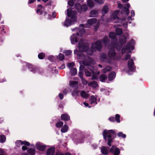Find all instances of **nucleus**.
<instances>
[{
  "mask_svg": "<svg viewBox=\"0 0 155 155\" xmlns=\"http://www.w3.org/2000/svg\"><path fill=\"white\" fill-rule=\"evenodd\" d=\"M22 141L21 140H17L16 142V143L17 146H18V145H22V144H21V143L22 142Z\"/></svg>",
  "mask_w": 155,
  "mask_h": 155,
  "instance_id": "680f3d73",
  "label": "nucleus"
},
{
  "mask_svg": "<svg viewBox=\"0 0 155 155\" xmlns=\"http://www.w3.org/2000/svg\"><path fill=\"white\" fill-rule=\"evenodd\" d=\"M75 65L74 62L68 63L67 64L68 67L69 68H72Z\"/></svg>",
  "mask_w": 155,
  "mask_h": 155,
  "instance_id": "8fccbe9b",
  "label": "nucleus"
},
{
  "mask_svg": "<svg viewBox=\"0 0 155 155\" xmlns=\"http://www.w3.org/2000/svg\"><path fill=\"white\" fill-rule=\"evenodd\" d=\"M26 65L28 67V69H30L31 68H33V69H34L35 68V66L29 63H27Z\"/></svg>",
  "mask_w": 155,
  "mask_h": 155,
  "instance_id": "49530a36",
  "label": "nucleus"
},
{
  "mask_svg": "<svg viewBox=\"0 0 155 155\" xmlns=\"http://www.w3.org/2000/svg\"><path fill=\"white\" fill-rule=\"evenodd\" d=\"M88 85L89 86L92 87L93 88H95L98 86L97 82L95 81L89 82L88 83Z\"/></svg>",
  "mask_w": 155,
  "mask_h": 155,
  "instance_id": "f3484780",
  "label": "nucleus"
},
{
  "mask_svg": "<svg viewBox=\"0 0 155 155\" xmlns=\"http://www.w3.org/2000/svg\"><path fill=\"white\" fill-rule=\"evenodd\" d=\"M100 41L101 43H104L106 46H107L110 42V39L107 36L104 37Z\"/></svg>",
  "mask_w": 155,
  "mask_h": 155,
  "instance_id": "f8f14e48",
  "label": "nucleus"
},
{
  "mask_svg": "<svg viewBox=\"0 0 155 155\" xmlns=\"http://www.w3.org/2000/svg\"><path fill=\"white\" fill-rule=\"evenodd\" d=\"M79 91L77 90H74L72 92V95L73 96H74L75 97H77L78 95V94L79 93Z\"/></svg>",
  "mask_w": 155,
  "mask_h": 155,
  "instance_id": "a18cd8bd",
  "label": "nucleus"
},
{
  "mask_svg": "<svg viewBox=\"0 0 155 155\" xmlns=\"http://www.w3.org/2000/svg\"><path fill=\"white\" fill-rule=\"evenodd\" d=\"M36 69L35 70V72L40 74L43 72V70L41 68L39 67H36Z\"/></svg>",
  "mask_w": 155,
  "mask_h": 155,
  "instance_id": "c9c22d12",
  "label": "nucleus"
},
{
  "mask_svg": "<svg viewBox=\"0 0 155 155\" xmlns=\"http://www.w3.org/2000/svg\"><path fill=\"white\" fill-rule=\"evenodd\" d=\"M21 144H22V145H24L27 146H29L30 145V143L29 142L26 141H22Z\"/></svg>",
  "mask_w": 155,
  "mask_h": 155,
  "instance_id": "864d4df0",
  "label": "nucleus"
},
{
  "mask_svg": "<svg viewBox=\"0 0 155 155\" xmlns=\"http://www.w3.org/2000/svg\"><path fill=\"white\" fill-rule=\"evenodd\" d=\"M64 53L65 54L66 56H68L70 55L71 53L72 52L71 51L69 50H66L65 51H64Z\"/></svg>",
  "mask_w": 155,
  "mask_h": 155,
  "instance_id": "603ef678",
  "label": "nucleus"
},
{
  "mask_svg": "<svg viewBox=\"0 0 155 155\" xmlns=\"http://www.w3.org/2000/svg\"><path fill=\"white\" fill-rule=\"evenodd\" d=\"M129 50L128 49H127L126 47L125 48L123 47L122 49V52L123 54L125 53L126 51Z\"/></svg>",
  "mask_w": 155,
  "mask_h": 155,
  "instance_id": "0e129e2a",
  "label": "nucleus"
},
{
  "mask_svg": "<svg viewBox=\"0 0 155 155\" xmlns=\"http://www.w3.org/2000/svg\"><path fill=\"white\" fill-rule=\"evenodd\" d=\"M109 152L114 155H119L120 153V150L116 146L113 145L110 148Z\"/></svg>",
  "mask_w": 155,
  "mask_h": 155,
  "instance_id": "20e7f679",
  "label": "nucleus"
},
{
  "mask_svg": "<svg viewBox=\"0 0 155 155\" xmlns=\"http://www.w3.org/2000/svg\"><path fill=\"white\" fill-rule=\"evenodd\" d=\"M120 12L119 10H116L114 12L112 16V18L114 19H119L117 15Z\"/></svg>",
  "mask_w": 155,
  "mask_h": 155,
  "instance_id": "5701e85b",
  "label": "nucleus"
},
{
  "mask_svg": "<svg viewBox=\"0 0 155 155\" xmlns=\"http://www.w3.org/2000/svg\"><path fill=\"white\" fill-rule=\"evenodd\" d=\"M101 57L102 59H105L107 58V56L106 54H103L101 55Z\"/></svg>",
  "mask_w": 155,
  "mask_h": 155,
  "instance_id": "bf43d9fd",
  "label": "nucleus"
},
{
  "mask_svg": "<svg viewBox=\"0 0 155 155\" xmlns=\"http://www.w3.org/2000/svg\"><path fill=\"white\" fill-rule=\"evenodd\" d=\"M109 58H114L115 57L116 53L114 48H110L108 53Z\"/></svg>",
  "mask_w": 155,
  "mask_h": 155,
  "instance_id": "9d476101",
  "label": "nucleus"
},
{
  "mask_svg": "<svg viewBox=\"0 0 155 155\" xmlns=\"http://www.w3.org/2000/svg\"><path fill=\"white\" fill-rule=\"evenodd\" d=\"M81 95L82 97L85 99L87 98L88 97V94H87L84 91H81Z\"/></svg>",
  "mask_w": 155,
  "mask_h": 155,
  "instance_id": "c85d7f7f",
  "label": "nucleus"
},
{
  "mask_svg": "<svg viewBox=\"0 0 155 155\" xmlns=\"http://www.w3.org/2000/svg\"><path fill=\"white\" fill-rule=\"evenodd\" d=\"M79 31L80 33L81 34H84L85 32V30L84 28H82L79 30Z\"/></svg>",
  "mask_w": 155,
  "mask_h": 155,
  "instance_id": "e2e57ef3",
  "label": "nucleus"
},
{
  "mask_svg": "<svg viewBox=\"0 0 155 155\" xmlns=\"http://www.w3.org/2000/svg\"><path fill=\"white\" fill-rule=\"evenodd\" d=\"M45 54L43 52L40 53L38 55V58L40 59H44L45 58Z\"/></svg>",
  "mask_w": 155,
  "mask_h": 155,
  "instance_id": "7c9ffc66",
  "label": "nucleus"
},
{
  "mask_svg": "<svg viewBox=\"0 0 155 155\" xmlns=\"http://www.w3.org/2000/svg\"><path fill=\"white\" fill-rule=\"evenodd\" d=\"M78 82L77 81H69L70 86L72 88H78Z\"/></svg>",
  "mask_w": 155,
  "mask_h": 155,
  "instance_id": "2eb2a0df",
  "label": "nucleus"
},
{
  "mask_svg": "<svg viewBox=\"0 0 155 155\" xmlns=\"http://www.w3.org/2000/svg\"><path fill=\"white\" fill-rule=\"evenodd\" d=\"M123 45H122L121 44L118 43L117 45V47H116L117 50L118 51H120L123 46Z\"/></svg>",
  "mask_w": 155,
  "mask_h": 155,
  "instance_id": "09e8293b",
  "label": "nucleus"
},
{
  "mask_svg": "<svg viewBox=\"0 0 155 155\" xmlns=\"http://www.w3.org/2000/svg\"><path fill=\"white\" fill-rule=\"evenodd\" d=\"M117 136L119 137H122L123 138H125L126 137V134H123L122 132H119L117 134Z\"/></svg>",
  "mask_w": 155,
  "mask_h": 155,
  "instance_id": "79ce46f5",
  "label": "nucleus"
},
{
  "mask_svg": "<svg viewBox=\"0 0 155 155\" xmlns=\"http://www.w3.org/2000/svg\"><path fill=\"white\" fill-rule=\"evenodd\" d=\"M98 13V10H92L91 11L90 14L91 17H95Z\"/></svg>",
  "mask_w": 155,
  "mask_h": 155,
  "instance_id": "4be33fe9",
  "label": "nucleus"
},
{
  "mask_svg": "<svg viewBox=\"0 0 155 155\" xmlns=\"http://www.w3.org/2000/svg\"><path fill=\"white\" fill-rule=\"evenodd\" d=\"M102 134L104 139L106 142H107V145L109 147H111L113 142V140L116 137L115 131L113 130H104Z\"/></svg>",
  "mask_w": 155,
  "mask_h": 155,
  "instance_id": "f257e3e1",
  "label": "nucleus"
},
{
  "mask_svg": "<svg viewBox=\"0 0 155 155\" xmlns=\"http://www.w3.org/2000/svg\"><path fill=\"white\" fill-rule=\"evenodd\" d=\"M118 43L115 42L112 43L111 44L112 47L110 48H114V50H115L117 47V45Z\"/></svg>",
  "mask_w": 155,
  "mask_h": 155,
  "instance_id": "3c124183",
  "label": "nucleus"
},
{
  "mask_svg": "<svg viewBox=\"0 0 155 155\" xmlns=\"http://www.w3.org/2000/svg\"><path fill=\"white\" fill-rule=\"evenodd\" d=\"M108 120L110 121L111 122H114L115 121V118L114 117H110Z\"/></svg>",
  "mask_w": 155,
  "mask_h": 155,
  "instance_id": "052dcab7",
  "label": "nucleus"
},
{
  "mask_svg": "<svg viewBox=\"0 0 155 155\" xmlns=\"http://www.w3.org/2000/svg\"><path fill=\"white\" fill-rule=\"evenodd\" d=\"M116 34L114 32H110L109 34V37L110 38L114 39L116 38Z\"/></svg>",
  "mask_w": 155,
  "mask_h": 155,
  "instance_id": "f704fd0d",
  "label": "nucleus"
},
{
  "mask_svg": "<svg viewBox=\"0 0 155 155\" xmlns=\"http://www.w3.org/2000/svg\"><path fill=\"white\" fill-rule=\"evenodd\" d=\"M35 147L38 150L44 151L45 150L46 146L45 145H43L40 142H38L36 144Z\"/></svg>",
  "mask_w": 155,
  "mask_h": 155,
  "instance_id": "39448f33",
  "label": "nucleus"
},
{
  "mask_svg": "<svg viewBox=\"0 0 155 155\" xmlns=\"http://www.w3.org/2000/svg\"><path fill=\"white\" fill-rule=\"evenodd\" d=\"M86 52V53L87 54L89 55H92L94 52L93 50L91 49H89V48H88V49Z\"/></svg>",
  "mask_w": 155,
  "mask_h": 155,
  "instance_id": "ea45409f",
  "label": "nucleus"
},
{
  "mask_svg": "<svg viewBox=\"0 0 155 155\" xmlns=\"http://www.w3.org/2000/svg\"><path fill=\"white\" fill-rule=\"evenodd\" d=\"M87 5L89 7H92L94 6V3L92 0H87Z\"/></svg>",
  "mask_w": 155,
  "mask_h": 155,
  "instance_id": "72a5a7b5",
  "label": "nucleus"
},
{
  "mask_svg": "<svg viewBox=\"0 0 155 155\" xmlns=\"http://www.w3.org/2000/svg\"><path fill=\"white\" fill-rule=\"evenodd\" d=\"M58 96L59 97V98L61 100L64 97L62 93H60L59 94Z\"/></svg>",
  "mask_w": 155,
  "mask_h": 155,
  "instance_id": "338daca9",
  "label": "nucleus"
},
{
  "mask_svg": "<svg viewBox=\"0 0 155 155\" xmlns=\"http://www.w3.org/2000/svg\"><path fill=\"white\" fill-rule=\"evenodd\" d=\"M95 48L100 51L102 48V45L101 42L100 41H97L95 43Z\"/></svg>",
  "mask_w": 155,
  "mask_h": 155,
  "instance_id": "dca6fc26",
  "label": "nucleus"
},
{
  "mask_svg": "<svg viewBox=\"0 0 155 155\" xmlns=\"http://www.w3.org/2000/svg\"><path fill=\"white\" fill-rule=\"evenodd\" d=\"M116 74L115 72L113 71L110 73L108 76V79L109 81L113 80L115 77Z\"/></svg>",
  "mask_w": 155,
  "mask_h": 155,
  "instance_id": "a211bd4d",
  "label": "nucleus"
},
{
  "mask_svg": "<svg viewBox=\"0 0 155 155\" xmlns=\"http://www.w3.org/2000/svg\"><path fill=\"white\" fill-rule=\"evenodd\" d=\"M36 66H35V69H33V68H31L30 69V71H31V72H32L33 73H35V70L36 69Z\"/></svg>",
  "mask_w": 155,
  "mask_h": 155,
  "instance_id": "69168bd1",
  "label": "nucleus"
},
{
  "mask_svg": "<svg viewBox=\"0 0 155 155\" xmlns=\"http://www.w3.org/2000/svg\"><path fill=\"white\" fill-rule=\"evenodd\" d=\"M109 10V8L108 6L105 5L103 8L102 11L101 13L103 16H104L107 13Z\"/></svg>",
  "mask_w": 155,
  "mask_h": 155,
  "instance_id": "6ab92c4d",
  "label": "nucleus"
},
{
  "mask_svg": "<svg viewBox=\"0 0 155 155\" xmlns=\"http://www.w3.org/2000/svg\"><path fill=\"white\" fill-rule=\"evenodd\" d=\"M100 80L102 82H105L107 78V76L104 74H102L100 76Z\"/></svg>",
  "mask_w": 155,
  "mask_h": 155,
  "instance_id": "b1692460",
  "label": "nucleus"
},
{
  "mask_svg": "<svg viewBox=\"0 0 155 155\" xmlns=\"http://www.w3.org/2000/svg\"><path fill=\"white\" fill-rule=\"evenodd\" d=\"M27 153L30 155H35V150L32 148L28 149L27 150Z\"/></svg>",
  "mask_w": 155,
  "mask_h": 155,
  "instance_id": "bb28decb",
  "label": "nucleus"
},
{
  "mask_svg": "<svg viewBox=\"0 0 155 155\" xmlns=\"http://www.w3.org/2000/svg\"><path fill=\"white\" fill-rule=\"evenodd\" d=\"M82 52L81 51V50L79 51L77 50H74V54H76L78 56L81 57L83 56V54L82 53Z\"/></svg>",
  "mask_w": 155,
  "mask_h": 155,
  "instance_id": "a878e982",
  "label": "nucleus"
},
{
  "mask_svg": "<svg viewBox=\"0 0 155 155\" xmlns=\"http://www.w3.org/2000/svg\"><path fill=\"white\" fill-rule=\"evenodd\" d=\"M27 147L25 146H23L22 147V149L23 151L27 150Z\"/></svg>",
  "mask_w": 155,
  "mask_h": 155,
  "instance_id": "774afa93",
  "label": "nucleus"
},
{
  "mask_svg": "<svg viewBox=\"0 0 155 155\" xmlns=\"http://www.w3.org/2000/svg\"><path fill=\"white\" fill-rule=\"evenodd\" d=\"M109 149L110 148L108 147L103 146L101 147V152L103 155H107L110 152Z\"/></svg>",
  "mask_w": 155,
  "mask_h": 155,
  "instance_id": "423d86ee",
  "label": "nucleus"
},
{
  "mask_svg": "<svg viewBox=\"0 0 155 155\" xmlns=\"http://www.w3.org/2000/svg\"><path fill=\"white\" fill-rule=\"evenodd\" d=\"M57 58L61 61H62L64 59V55L61 53H59L57 57Z\"/></svg>",
  "mask_w": 155,
  "mask_h": 155,
  "instance_id": "4c0bfd02",
  "label": "nucleus"
},
{
  "mask_svg": "<svg viewBox=\"0 0 155 155\" xmlns=\"http://www.w3.org/2000/svg\"><path fill=\"white\" fill-rule=\"evenodd\" d=\"M92 59L90 57H88L87 58H86L85 61H83V64L86 65H90L91 63Z\"/></svg>",
  "mask_w": 155,
  "mask_h": 155,
  "instance_id": "412c9836",
  "label": "nucleus"
},
{
  "mask_svg": "<svg viewBox=\"0 0 155 155\" xmlns=\"http://www.w3.org/2000/svg\"><path fill=\"white\" fill-rule=\"evenodd\" d=\"M70 72L72 76H74L77 74V70L75 68H73L70 69Z\"/></svg>",
  "mask_w": 155,
  "mask_h": 155,
  "instance_id": "cd10ccee",
  "label": "nucleus"
},
{
  "mask_svg": "<svg viewBox=\"0 0 155 155\" xmlns=\"http://www.w3.org/2000/svg\"><path fill=\"white\" fill-rule=\"evenodd\" d=\"M126 47L127 48V49H128L129 50H133L134 48L133 45L132 44L131 42H129L127 43Z\"/></svg>",
  "mask_w": 155,
  "mask_h": 155,
  "instance_id": "393cba45",
  "label": "nucleus"
},
{
  "mask_svg": "<svg viewBox=\"0 0 155 155\" xmlns=\"http://www.w3.org/2000/svg\"><path fill=\"white\" fill-rule=\"evenodd\" d=\"M71 43L72 44H74L75 42H78V39L76 37L75 34H73L71 37L70 38Z\"/></svg>",
  "mask_w": 155,
  "mask_h": 155,
  "instance_id": "4468645a",
  "label": "nucleus"
},
{
  "mask_svg": "<svg viewBox=\"0 0 155 155\" xmlns=\"http://www.w3.org/2000/svg\"><path fill=\"white\" fill-rule=\"evenodd\" d=\"M120 116L119 114H117L115 115V118H114L115 119V121L118 123H119L120 122Z\"/></svg>",
  "mask_w": 155,
  "mask_h": 155,
  "instance_id": "58836bf2",
  "label": "nucleus"
},
{
  "mask_svg": "<svg viewBox=\"0 0 155 155\" xmlns=\"http://www.w3.org/2000/svg\"><path fill=\"white\" fill-rule=\"evenodd\" d=\"M81 67H80L79 68V72L78 73V75L79 76L80 78L81 79L83 78V71H81Z\"/></svg>",
  "mask_w": 155,
  "mask_h": 155,
  "instance_id": "c03bdc74",
  "label": "nucleus"
},
{
  "mask_svg": "<svg viewBox=\"0 0 155 155\" xmlns=\"http://www.w3.org/2000/svg\"><path fill=\"white\" fill-rule=\"evenodd\" d=\"M97 101V98L95 97L94 96L92 95L91 97V103H95Z\"/></svg>",
  "mask_w": 155,
  "mask_h": 155,
  "instance_id": "de8ad7c7",
  "label": "nucleus"
},
{
  "mask_svg": "<svg viewBox=\"0 0 155 155\" xmlns=\"http://www.w3.org/2000/svg\"><path fill=\"white\" fill-rule=\"evenodd\" d=\"M127 38L125 37L124 39L120 38L119 40V43L123 45V44H125L126 42V39Z\"/></svg>",
  "mask_w": 155,
  "mask_h": 155,
  "instance_id": "e433bc0d",
  "label": "nucleus"
},
{
  "mask_svg": "<svg viewBox=\"0 0 155 155\" xmlns=\"http://www.w3.org/2000/svg\"><path fill=\"white\" fill-rule=\"evenodd\" d=\"M72 10L71 9L68 8L67 9V15L68 17H71V19L74 20V21H76V18L75 16L72 14Z\"/></svg>",
  "mask_w": 155,
  "mask_h": 155,
  "instance_id": "6e6552de",
  "label": "nucleus"
},
{
  "mask_svg": "<svg viewBox=\"0 0 155 155\" xmlns=\"http://www.w3.org/2000/svg\"><path fill=\"white\" fill-rule=\"evenodd\" d=\"M78 47L81 51L85 52L88 49L89 46L87 44L84 43L83 40L81 39L78 43Z\"/></svg>",
  "mask_w": 155,
  "mask_h": 155,
  "instance_id": "7ed1b4c3",
  "label": "nucleus"
},
{
  "mask_svg": "<svg viewBox=\"0 0 155 155\" xmlns=\"http://www.w3.org/2000/svg\"><path fill=\"white\" fill-rule=\"evenodd\" d=\"M68 126L67 125H64L61 128V131L62 133H65L66 132L68 129Z\"/></svg>",
  "mask_w": 155,
  "mask_h": 155,
  "instance_id": "c756f323",
  "label": "nucleus"
},
{
  "mask_svg": "<svg viewBox=\"0 0 155 155\" xmlns=\"http://www.w3.org/2000/svg\"><path fill=\"white\" fill-rule=\"evenodd\" d=\"M74 20L73 19H70L69 18H67L66 21L64 22V25L66 26H68L71 25L73 24V22H75Z\"/></svg>",
  "mask_w": 155,
  "mask_h": 155,
  "instance_id": "ddd939ff",
  "label": "nucleus"
},
{
  "mask_svg": "<svg viewBox=\"0 0 155 155\" xmlns=\"http://www.w3.org/2000/svg\"><path fill=\"white\" fill-rule=\"evenodd\" d=\"M84 72L86 76L87 77H90L91 76V73L87 69H84Z\"/></svg>",
  "mask_w": 155,
  "mask_h": 155,
  "instance_id": "a19ab883",
  "label": "nucleus"
},
{
  "mask_svg": "<svg viewBox=\"0 0 155 155\" xmlns=\"http://www.w3.org/2000/svg\"><path fill=\"white\" fill-rule=\"evenodd\" d=\"M127 65L130 71H133L135 69L134 62L132 59H130L128 62Z\"/></svg>",
  "mask_w": 155,
  "mask_h": 155,
  "instance_id": "0eeeda50",
  "label": "nucleus"
},
{
  "mask_svg": "<svg viewBox=\"0 0 155 155\" xmlns=\"http://www.w3.org/2000/svg\"><path fill=\"white\" fill-rule=\"evenodd\" d=\"M6 140L5 136L4 135H0V142L4 143Z\"/></svg>",
  "mask_w": 155,
  "mask_h": 155,
  "instance_id": "2f4dec72",
  "label": "nucleus"
},
{
  "mask_svg": "<svg viewBox=\"0 0 155 155\" xmlns=\"http://www.w3.org/2000/svg\"><path fill=\"white\" fill-rule=\"evenodd\" d=\"M131 58V55L129 54H127L125 55V57L124 59V61H127L129 59H130Z\"/></svg>",
  "mask_w": 155,
  "mask_h": 155,
  "instance_id": "13d9d810",
  "label": "nucleus"
},
{
  "mask_svg": "<svg viewBox=\"0 0 155 155\" xmlns=\"http://www.w3.org/2000/svg\"><path fill=\"white\" fill-rule=\"evenodd\" d=\"M82 83L84 85H86L87 84V81L84 78H83L81 79Z\"/></svg>",
  "mask_w": 155,
  "mask_h": 155,
  "instance_id": "4d7b16f0",
  "label": "nucleus"
},
{
  "mask_svg": "<svg viewBox=\"0 0 155 155\" xmlns=\"http://www.w3.org/2000/svg\"><path fill=\"white\" fill-rule=\"evenodd\" d=\"M36 13L39 15H42L43 13V11L41 10L37 9L36 11Z\"/></svg>",
  "mask_w": 155,
  "mask_h": 155,
  "instance_id": "6e6d98bb",
  "label": "nucleus"
},
{
  "mask_svg": "<svg viewBox=\"0 0 155 155\" xmlns=\"http://www.w3.org/2000/svg\"><path fill=\"white\" fill-rule=\"evenodd\" d=\"M73 0H69L68 1V5L71 6H72L74 5V2L73 1Z\"/></svg>",
  "mask_w": 155,
  "mask_h": 155,
  "instance_id": "5fc2aeb1",
  "label": "nucleus"
},
{
  "mask_svg": "<svg viewBox=\"0 0 155 155\" xmlns=\"http://www.w3.org/2000/svg\"><path fill=\"white\" fill-rule=\"evenodd\" d=\"M61 119L62 120L69 121L70 119V116L67 114H63L61 116Z\"/></svg>",
  "mask_w": 155,
  "mask_h": 155,
  "instance_id": "9b49d317",
  "label": "nucleus"
},
{
  "mask_svg": "<svg viewBox=\"0 0 155 155\" xmlns=\"http://www.w3.org/2000/svg\"><path fill=\"white\" fill-rule=\"evenodd\" d=\"M75 7L78 12L80 13L85 12L88 9L87 6L86 4H83L81 5L80 4L78 3L75 4Z\"/></svg>",
  "mask_w": 155,
  "mask_h": 155,
  "instance_id": "f03ea898",
  "label": "nucleus"
},
{
  "mask_svg": "<svg viewBox=\"0 0 155 155\" xmlns=\"http://www.w3.org/2000/svg\"><path fill=\"white\" fill-rule=\"evenodd\" d=\"M130 6V4L129 3H127L125 4L124 5V8H123L122 11L121 12V14L123 12L126 13L127 15H128L129 13V8Z\"/></svg>",
  "mask_w": 155,
  "mask_h": 155,
  "instance_id": "1a4fd4ad",
  "label": "nucleus"
},
{
  "mask_svg": "<svg viewBox=\"0 0 155 155\" xmlns=\"http://www.w3.org/2000/svg\"><path fill=\"white\" fill-rule=\"evenodd\" d=\"M116 33L117 35H120L122 33V30L121 28H117L116 30Z\"/></svg>",
  "mask_w": 155,
  "mask_h": 155,
  "instance_id": "37998d69",
  "label": "nucleus"
},
{
  "mask_svg": "<svg viewBox=\"0 0 155 155\" xmlns=\"http://www.w3.org/2000/svg\"><path fill=\"white\" fill-rule=\"evenodd\" d=\"M63 124L64 123L62 121H60L56 123L55 126L57 127L60 128L63 126Z\"/></svg>",
  "mask_w": 155,
  "mask_h": 155,
  "instance_id": "473e14b6",
  "label": "nucleus"
},
{
  "mask_svg": "<svg viewBox=\"0 0 155 155\" xmlns=\"http://www.w3.org/2000/svg\"><path fill=\"white\" fill-rule=\"evenodd\" d=\"M97 20L96 18H91L88 19L87 21V22L88 24L90 25L95 24L97 22Z\"/></svg>",
  "mask_w": 155,
  "mask_h": 155,
  "instance_id": "aec40b11",
  "label": "nucleus"
}]
</instances>
